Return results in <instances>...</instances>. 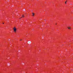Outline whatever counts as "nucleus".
Instances as JSON below:
<instances>
[{"label": "nucleus", "instance_id": "f257e3e1", "mask_svg": "<svg viewBox=\"0 0 73 73\" xmlns=\"http://www.w3.org/2000/svg\"><path fill=\"white\" fill-rule=\"evenodd\" d=\"M13 30H14V32L16 33V31L17 30V29H16V27H14L13 29Z\"/></svg>", "mask_w": 73, "mask_h": 73}, {"label": "nucleus", "instance_id": "f03ea898", "mask_svg": "<svg viewBox=\"0 0 73 73\" xmlns=\"http://www.w3.org/2000/svg\"><path fill=\"white\" fill-rule=\"evenodd\" d=\"M67 28H68V29H71V27H68Z\"/></svg>", "mask_w": 73, "mask_h": 73}, {"label": "nucleus", "instance_id": "7ed1b4c3", "mask_svg": "<svg viewBox=\"0 0 73 73\" xmlns=\"http://www.w3.org/2000/svg\"><path fill=\"white\" fill-rule=\"evenodd\" d=\"M32 16H34L35 15V13H32Z\"/></svg>", "mask_w": 73, "mask_h": 73}, {"label": "nucleus", "instance_id": "20e7f679", "mask_svg": "<svg viewBox=\"0 0 73 73\" xmlns=\"http://www.w3.org/2000/svg\"><path fill=\"white\" fill-rule=\"evenodd\" d=\"M22 17H25V16H24V15H22Z\"/></svg>", "mask_w": 73, "mask_h": 73}, {"label": "nucleus", "instance_id": "39448f33", "mask_svg": "<svg viewBox=\"0 0 73 73\" xmlns=\"http://www.w3.org/2000/svg\"><path fill=\"white\" fill-rule=\"evenodd\" d=\"M31 41H30L29 42H28V43H29H29H31Z\"/></svg>", "mask_w": 73, "mask_h": 73}, {"label": "nucleus", "instance_id": "423d86ee", "mask_svg": "<svg viewBox=\"0 0 73 73\" xmlns=\"http://www.w3.org/2000/svg\"><path fill=\"white\" fill-rule=\"evenodd\" d=\"M65 4H66V2H65Z\"/></svg>", "mask_w": 73, "mask_h": 73}, {"label": "nucleus", "instance_id": "0eeeda50", "mask_svg": "<svg viewBox=\"0 0 73 73\" xmlns=\"http://www.w3.org/2000/svg\"><path fill=\"white\" fill-rule=\"evenodd\" d=\"M20 41H22V39H20Z\"/></svg>", "mask_w": 73, "mask_h": 73}, {"label": "nucleus", "instance_id": "6e6552de", "mask_svg": "<svg viewBox=\"0 0 73 73\" xmlns=\"http://www.w3.org/2000/svg\"><path fill=\"white\" fill-rule=\"evenodd\" d=\"M19 19H21V17L19 18Z\"/></svg>", "mask_w": 73, "mask_h": 73}, {"label": "nucleus", "instance_id": "1a4fd4ad", "mask_svg": "<svg viewBox=\"0 0 73 73\" xmlns=\"http://www.w3.org/2000/svg\"><path fill=\"white\" fill-rule=\"evenodd\" d=\"M56 25H57V23H56Z\"/></svg>", "mask_w": 73, "mask_h": 73}, {"label": "nucleus", "instance_id": "9d476101", "mask_svg": "<svg viewBox=\"0 0 73 73\" xmlns=\"http://www.w3.org/2000/svg\"><path fill=\"white\" fill-rule=\"evenodd\" d=\"M3 24H4V23H3Z\"/></svg>", "mask_w": 73, "mask_h": 73}, {"label": "nucleus", "instance_id": "9b49d317", "mask_svg": "<svg viewBox=\"0 0 73 73\" xmlns=\"http://www.w3.org/2000/svg\"><path fill=\"white\" fill-rule=\"evenodd\" d=\"M44 20H45V19H44Z\"/></svg>", "mask_w": 73, "mask_h": 73}]
</instances>
